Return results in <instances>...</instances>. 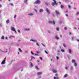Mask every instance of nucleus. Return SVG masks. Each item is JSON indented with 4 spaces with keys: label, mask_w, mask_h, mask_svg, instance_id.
<instances>
[{
    "label": "nucleus",
    "mask_w": 79,
    "mask_h": 79,
    "mask_svg": "<svg viewBox=\"0 0 79 79\" xmlns=\"http://www.w3.org/2000/svg\"><path fill=\"white\" fill-rule=\"evenodd\" d=\"M52 1H53V2H52V6H54L55 5H56L57 4L56 2V1H55V0H52Z\"/></svg>",
    "instance_id": "1"
},
{
    "label": "nucleus",
    "mask_w": 79,
    "mask_h": 79,
    "mask_svg": "<svg viewBox=\"0 0 79 79\" xmlns=\"http://www.w3.org/2000/svg\"><path fill=\"white\" fill-rule=\"evenodd\" d=\"M40 0H37L35 2V3H36V4H40Z\"/></svg>",
    "instance_id": "2"
},
{
    "label": "nucleus",
    "mask_w": 79,
    "mask_h": 79,
    "mask_svg": "<svg viewBox=\"0 0 79 79\" xmlns=\"http://www.w3.org/2000/svg\"><path fill=\"white\" fill-rule=\"evenodd\" d=\"M6 60V57H5L4 58L3 60L1 63V64H5V61Z\"/></svg>",
    "instance_id": "3"
},
{
    "label": "nucleus",
    "mask_w": 79,
    "mask_h": 79,
    "mask_svg": "<svg viewBox=\"0 0 79 79\" xmlns=\"http://www.w3.org/2000/svg\"><path fill=\"white\" fill-rule=\"evenodd\" d=\"M48 23H50V24H52V23L53 24H55V21H53V22H51V21H49Z\"/></svg>",
    "instance_id": "4"
},
{
    "label": "nucleus",
    "mask_w": 79,
    "mask_h": 79,
    "mask_svg": "<svg viewBox=\"0 0 79 79\" xmlns=\"http://www.w3.org/2000/svg\"><path fill=\"white\" fill-rule=\"evenodd\" d=\"M46 11L47 12V13H48L49 15L50 14V11H49L48 9L46 8Z\"/></svg>",
    "instance_id": "5"
},
{
    "label": "nucleus",
    "mask_w": 79,
    "mask_h": 79,
    "mask_svg": "<svg viewBox=\"0 0 79 79\" xmlns=\"http://www.w3.org/2000/svg\"><path fill=\"white\" fill-rule=\"evenodd\" d=\"M11 31H14L15 32H16L15 29V28L13 27H11Z\"/></svg>",
    "instance_id": "6"
},
{
    "label": "nucleus",
    "mask_w": 79,
    "mask_h": 79,
    "mask_svg": "<svg viewBox=\"0 0 79 79\" xmlns=\"http://www.w3.org/2000/svg\"><path fill=\"white\" fill-rule=\"evenodd\" d=\"M43 11H44V10H43V9H40L39 10V12H40V13H42L43 12Z\"/></svg>",
    "instance_id": "7"
},
{
    "label": "nucleus",
    "mask_w": 79,
    "mask_h": 79,
    "mask_svg": "<svg viewBox=\"0 0 79 79\" xmlns=\"http://www.w3.org/2000/svg\"><path fill=\"white\" fill-rule=\"evenodd\" d=\"M42 74V72H38L37 73V74L38 75H40Z\"/></svg>",
    "instance_id": "8"
},
{
    "label": "nucleus",
    "mask_w": 79,
    "mask_h": 79,
    "mask_svg": "<svg viewBox=\"0 0 79 79\" xmlns=\"http://www.w3.org/2000/svg\"><path fill=\"white\" fill-rule=\"evenodd\" d=\"M27 0H24V3H26V4H28V2H27Z\"/></svg>",
    "instance_id": "9"
},
{
    "label": "nucleus",
    "mask_w": 79,
    "mask_h": 79,
    "mask_svg": "<svg viewBox=\"0 0 79 79\" xmlns=\"http://www.w3.org/2000/svg\"><path fill=\"white\" fill-rule=\"evenodd\" d=\"M28 15L29 16H34V14L32 13H30L28 14Z\"/></svg>",
    "instance_id": "10"
},
{
    "label": "nucleus",
    "mask_w": 79,
    "mask_h": 79,
    "mask_svg": "<svg viewBox=\"0 0 79 79\" xmlns=\"http://www.w3.org/2000/svg\"><path fill=\"white\" fill-rule=\"evenodd\" d=\"M57 15H58L60 14V13H59V12L57 10L55 11Z\"/></svg>",
    "instance_id": "11"
},
{
    "label": "nucleus",
    "mask_w": 79,
    "mask_h": 79,
    "mask_svg": "<svg viewBox=\"0 0 79 79\" xmlns=\"http://www.w3.org/2000/svg\"><path fill=\"white\" fill-rule=\"evenodd\" d=\"M55 38H56V39H57V40L59 39V38L58 37V36L57 35L56 36Z\"/></svg>",
    "instance_id": "12"
},
{
    "label": "nucleus",
    "mask_w": 79,
    "mask_h": 79,
    "mask_svg": "<svg viewBox=\"0 0 79 79\" xmlns=\"http://www.w3.org/2000/svg\"><path fill=\"white\" fill-rule=\"evenodd\" d=\"M52 71L54 73H56L57 72V71L55 70H52Z\"/></svg>",
    "instance_id": "13"
},
{
    "label": "nucleus",
    "mask_w": 79,
    "mask_h": 79,
    "mask_svg": "<svg viewBox=\"0 0 79 79\" xmlns=\"http://www.w3.org/2000/svg\"><path fill=\"white\" fill-rule=\"evenodd\" d=\"M69 53H71L72 51H71V50L70 49H69Z\"/></svg>",
    "instance_id": "14"
},
{
    "label": "nucleus",
    "mask_w": 79,
    "mask_h": 79,
    "mask_svg": "<svg viewBox=\"0 0 79 79\" xmlns=\"http://www.w3.org/2000/svg\"><path fill=\"white\" fill-rule=\"evenodd\" d=\"M72 63H76V60H72Z\"/></svg>",
    "instance_id": "15"
},
{
    "label": "nucleus",
    "mask_w": 79,
    "mask_h": 79,
    "mask_svg": "<svg viewBox=\"0 0 79 79\" xmlns=\"http://www.w3.org/2000/svg\"><path fill=\"white\" fill-rule=\"evenodd\" d=\"M9 5H11V6H13V3H10Z\"/></svg>",
    "instance_id": "16"
},
{
    "label": "nucleus",
    "mask_w": 79,
    "mask_h": 79,
    "mask_svg": "<svg viewBox=\"0 0 79 79\" xmlns=\"http://www.w3.org/2000/svg\"><path fill=\"white\" fill-rule=\"evenodd\" d=\"M30 29H29V28H27V29H25V31H30Z\"/></svg>",
    "instance_id": "17"
},
{
    "label": "nucleus",
    "mask_w": 79,
    "mask_h": 79,
    "mask_svg": "<svg viewBox=\"0 0 79 79\" xmlns=\"http://www.w3.org/2000/svg\"><path fill=\"white\" fill-rule=\"evenodd\" d=\"M74 66L76 67V66H77V63L75 62L74 64Z\"/></svg>",
    "instance_id": "18"
},
{
    "label": "nucleus",
    "mask_w": 79,
    "mask_h": 79,
    "mask_svg": "<svg viewBox=\"0 0 79 79\" xmlns=\"http://www.w3.org/2000/svg\"><path fill=\"white\" fill-rule=\"evenodd\" d=\"M31 40V41H33V42H37V41L35 40H31Z\"/></svg>",
    "instance_id": "19"
},
{
    "label": "nucleus",
    "mask_w": 79,
    "mask_h": 79,
    "mask_svg": "<svg viewBox=\"0 0 79 79\" xmlns=\"http://www.w3.org/2000/svg\"><path fill=\"white\" fill-rule=\"evenodd\" d=\"M60 8H64V6H63V5H61L60 6Z\"/></svg>",
    "instance_id": "20"
},
{
    "label": "nucleus",
    "mask_w": 79,
    "mask_h": 79,
    "mask_svg": "<svg viewBox=\"0 0 79 79\" xmlns=\"http://www.w3.org/2000/svg\"><path fill=\"white\" fill-rule=\"evenodd\" d=\"M35 69H36L37 70L39 69V68H38V67L37 66H35Z\"/></svg>",
    "instance_id": "21"
},
{
    "label": "nucleus",
    "mask_w": 79,
    "mask_h": 79,
    "mask_svg": "<svg viewBox=\"0 0 79 79\" xmlns=\"http://www.w3.org/2000/svg\"><path fill=\"white\" fill-rule=\"evenodd\" d=\"M79 15V12H76V15Z\"/></svg>",
    "instance_id": "22"
},
{
    "label": "nucleus",
    "mask_w": 79,
    "mask_h": 79,
    "mask_svg": "<svg viewBox=\"0 0 79 79\" xmlns=\"http://www.w3.org/2000/svg\"><path fill=\"white\" fill-rule=\"evenodd\" d=\"M67 76H68V75L67 74H65L64 76V77L65 78L66 77H67Z\"/></svg>",
    "instance_id": "23"
},
{
    "label": "nucleus",
    "mask_w": 79,
    "mask_h": 79,
    "mask_svg": "<svg viewBox=\"0 0 79 79\" xmlns=\"http://www.w3.org/2000/svg\"><path fill=\"white\" fill-rule=\"evenodd\" d=\"M1 39H2L3 40H4V36H2L1 38Z\"/></svg>",
    "instance_id": "24"
},
{
    "label": "nucleus",
    "mask_w": 79,
    "mask_h": 79,
    "mask_svg": "<svg viewBox=\"0 0 79 79\" xmlns=\"http://www.w3.org/2000/svg\"><path fill=\"white\" fill-rule=\"evenodd\" d=\"M54 79H59V78H58V77H57L56 78V77H54Z\"/></svg>",
    "instance_id": "25"
},
{
    "label": "nucleus",
    "mask_w": 79,
    "mask_h": 79,
    "mask_svg": "<svg viewBox=\"0 0 79 79\" xmlns=\"http://www.w3.org/2000/svg\"><path fill=\"white\" fill-rule=\"evenodd\" d=\"M31 63V66L32 67H33V64H32V62H30Z\"/></svg>",
    "instance_id": "26"
},
{
    "label": "nucleus",
    "mask_w": 79,
    "mask_h": 79,
    "mask_svg": "<svg viewBox=\"0 0 79 79\" xmlns=\"http://www.w3.org/2000/svg\"><path fill=\"white\" fill-rule=\"evenodd\" d=\"M19 52H22V50H21V48H19Z\"/></svg>",
    "instance_id": "27"
},
{
    "label": "nucleus",
    "mask_w": 79,
    "mask_h": 79,
    "mask_svg": "<svg viewBox=\"0 0 79 79\" xmlns=\"http://www.w3.org/2000/svg\"><path fill=\"white\" fill-rule=\"evenodd\" d=\"M68 8L69 9H71V6L70 5H69L68 6Z\"/></svg>",
    "instance_id": "28"
},
{
    "label": "nucleus",
    "mask_w": 79,
    "mask_h": 79,
    "mask_svg": "<svg viewBox=\"0 0 79 79\" xmlns=\"http://www.w3.org/2000/svg\"><path fill=\"white\" fill-rule=\"evenodd\" d=\"M56 31H59V28L57 27L56 28Z\"/></svg>",
    "instance_id": "29"
},
{
    "label": "nucleus",
    "mask_w": 79,
    "mask_h": 79,
    "mask_svg": "<svg viewBox=\"0 0 79 79\" xmlns=\"http://www.w3.org/2000/svg\"><path fill=\"white\" fill-rule=\"evenodd\" d=\"M31 60H32V59H33V58L34 59H35V58L34 57H33V56H31Z\"/></svg>",
    "instance_id": "30"
},
{
    "label": "nucleus",
    "mask_w": 79,
    "mask_h": 79,
    "mask_svg": "<svg viewBox=\"0 0 79 79\" xmlns=\"http://www.w3.org/2000/svg\"><path fill=\"white\" fill-rule=\"evenodd\" d=\"M6 23H7V24H8L9 23V20H6Z\"/></svg>",
    "instance_id": "31"
},
{
    "label": "nucleus",
    "mask_w": 79,
    "mask_h": 79,
    "mask_svg": "<svg viewBox=\"0 0 79 79\" xmlns=\"http://www.w3.org/2000/svg\"><path fill=\"white\" fill-rule=\"evenodd\" d=\"M45 4L46 5H48L49 3L48 2H45Z\"/></svg>",
    "instance_id": "32"
},
{
    "label": "nucleus",
    "mask_w": 79,
    "mask_h": 79,
    "mask_svg": "<svg viewBox=\"0 0 79 79\" xmlns=\"http://www.w3.org/2000/svg\"><path fill=\"white\" fill-rule=\"evenodd\" d=\"M31 55H34V53H33V52H32V51H31Z\"/></svg>",
    "instance_id": "33"
},
{
    "label": "nucleus",
    "mask_w": 79,
    "mask_h": 79,
    "mask_svg": "<svg viewBox=\"0 0 79 79\" xmlns=\"http://www.w3.org/2000/svg\"><path fill=\"white\" fill-rule=\"evenodd\" d=\"M63 45L64 46V47H66V45H65V44H63Z\"/></svg>",
    "instance_id": "34"
},
{
    "label": "nucleus",
    "mask_w": 79,
    "mask_h": 79,
    "mask_svg": "<svg viewBox=\"0 0 79 79\" xmlns=\"http://www.w3.org/2000/svg\"><path fill=\"white\" fill-rule=\"evenodd\" d=\"M16 17V15H15L14 16V18L15 19Z\"/></svg>",
    "instance_id": "35"
},
{
    "label": "nucleus",
    "mask_w": 79,
    "mask_h": 79,
    "mask_svg": "<svg viewBox=\"0 0 79 79\" xmlns=\"http://www.w3.org/2000/svg\"><path fill=\"white\" fill-rule=\"evenodd\" d=\"M61 52H64V50L63 49H61Z\"/></svg>",
    "instance_id": "36"
},
{
    "label": "nucleus",
    "mask_w": 79,
    "mask_h": 79,
    "mask_svg": "<svg viewBox=\"0 0 79 79\" xmlns=\"http://www.w3.org/2000/svg\"><path fill=\"white\" fill-rule=\"evenodd\" d=\"M5 39L6 40H7V39H8V37H5Z\"/></svg>",
    "instance_id": "37"
},
{
    "label": "nucleus",
    "mask_w": 79,
    "mask_h": 79,
    "mask_svg": "<svg viewBox=\"0 0 79 79\" xmlns=\"http://www.w3.org/2000/svg\"><path fill=\"white\" fill-rule=\"evenodd\" d=\"M65 1L66 2H69V0H65Z\"/></svg>",
    "instance_id": "38"
},
{
    "label": "nucleus",
    "mask_w": 79,
    "mask_h": 79,
    "mask_svg": "<svg viewBox=\"0 0 79 79\" xmlns=\"http://www.w3.org/2000/svg\"><path fill=\"white\" fill-rule=\"evenodd\" d=\"M44 51L46 54H48V52H47L46 50H45Z\"/></svg>",
    "instance_id": "39"
},
{
    "label": "nucleus",
    "mask_w": 79,
    "mask_h": 79,
    "mask_svg": "<svg viewBox=\"0 0 79 79\" xmlns=\"http://www.w3.org/2000/svg\"><path fill=\"white\" fill-rule=\"evenodd\" d=\"M35 56H39V55L37 54H35Z\"/></svg>",
    "instance_id": "40"
},
{
    "label": "nucleus",
    "mask_w": 79,
    "mask_h": 79,
    "mask_svg": "<svg viewBox=\"0 0 79 79\" xmlns=\"http://www.w3.org/2000/svg\"><path fill=\"white\" fill-rule=\"evenodd\" d=\"M56 58L57 60H58V59H59V57H58V56H56Z\"/></svg>",
    "instance_id": "41"
},
{
    "label": "nucleus",
    "mask_w": 79,
    "mask_h": 79,
    "mask_svg": "<svg viewBox=\"0 0 79 79\" xmlns=\"http://www.w3.org/2000/svg\"><path fill=\"white\" fill-rule=\"evenodd\" d=\"M36 45H37V46H40V45L39 44L37 43H36Z\"/></svg>",
    "instance_id": "42"
},
{
    "label": "nucleus",
    "mask_w": 79,
    "mask_h": 79,
    "mask_svg": "<svg viewBox=\"0 0 79 79\" xmlns=\"http://www.w3.org/2000/svg\"><path fill=\"white\" fill-rule=\"evenodd\" d=\"M18 32H19V33H21L20 30H18Z\"/></svg>",
    "instance_id": "43"
},
{
    "label": "nucleus",
    "mask_w": 79,
    "mask_h": 79,
    "mask_svg": "<svg viewBox=\"0 0 79 79\" xmlns=\"http://www.w3.org/2000/svg\"><path fill=\"white\" fill-rule=\"evenodd\" d=\"M74 37H73L72 36V40H73V39H74Z\"/></svg>",
    "instance_id": "44"
},
{
    "label": "nucleus",
    "mask_w": 79,
    "mask_h": 79,
    "mask_svg": "<svg viewBox=\"0 0 79 79\" xmlns=\"http://www.w3.org/2000/svg\"><path fill=\"white\" fill-rule=\"evenodd\" d=\"M64 29L65 30H66V29H67V28H66V27H64Z\"/></svg>",
    "instance_id": "45"
},
{
    "label": "nucleus",
    "mask_w": 79,
    "mask_h": 79,
    "mask_svg": "<svg viewBox=\"0 0 79 79\" xmlns=\"http://www.w3.org/2000/svg\"><path fill=\"white\" fill-rule=\"evenodd\" d=\"M34 11H35V12H37V10H36V9H34Z\"/></svg>",
    "instance_id": "46"
},
{
    "label": "nucleus",
    "mask_w": 79,
    "mask_h": 79,
    "mask_svg": "<svg viewBox=\"0 0 79 79\" xmlns=\"http://www.w3.org/2000/svg\"><path fill=\"white\" fill-rule=\"evenodd\" d=\"M37 53H39L40 52L38 51H36Z\"/></svg>",
    "instance_id": "47"
},
{
    "label": "nucleus",
    "mask_w": 79,
    "mask_h": 79,
    "mask_svg": "<svg viewBox=\"0 0 79 79\" xmlns=\"http://www.w3.org/2000/svg\"><path fill=\"white\" fill-rule=\"evenodd\" d=\"M65 15L67 17H68V14H65Z\"/></svg>",
    "instance_id": "48"
},
{
    "label": "nucleus",
    "mask_w": 79,
    "mask_h": 79,
    "mask_svg": "<svg viewBox=\"0 0 79 79\" xmlns=\"http://www.w3.org/2000/svg\"><path fill=\"white\" fill-rule=\"evenodd\" d=\"M40 59L41 60H42V57H40Z\"/></svg>",
    "instance_id": "49"
},
{
    "label": "nucleus",
    "mask_w": 79,
    "mask_h": 79,
    "mask_svg": "<svg viewBox=\"0 0 79 79\" xmlns=\"http://www.w3.org/2000/svg\"><path fill=\"white\" fill-rule=\"evenodd\" d=\"M77 42H79V39H77Z\"/></svg>",
    "instance_id": "50"
},
{
    "label": "nucleus",
    "mask_w": 79,
    "mask_h": 79,
    "mask_svg": "<svg viewBox=\"0 0 79 79\" xmlns=\"http://www.w3.org/2000/svg\"><path fill=\"white\" fill-rule=\"evenodd\" d=\"M60 37H62V35H60Z\"/></svg>",
    "instance_id": "51"
},
{
    "label": "nucleus",
    "mask_w": 79,
    "mask_h": 79,
    "mask_svg": "<svg viewBox=\"0 0 79 79\" xmlns=\"http://www.w3.org/2000/svg\"><path fill=\"white\" fill-rule=\"evenodd\" d=\"M59 4H61V2H59Z\"/></svg>",
    "instance_id": "52"
},
{
    "label": "nucleus",
    "mask_w": 79,
    "mask_h": 79,
    "mask_svg": "<svg viewBox=\"0 0 79 79\" xmlns=\"http://www.w3.org/2000/svg\"><path fill=\"white\" fill-rule=\"evenodd\" d=\"M69 34L70 35L71 34V32H69Z\"/></svg>",
    "instance_id": "53"
},
{
    "label": "nucleus",
    "mask_w": 79,
    "mask_h": 79,
    "mask_svg": "<svg viewBox=\"0 0 79 79\" xmlns=\"http://www.w3.org/2000/svg\"><path fill=\"white\" fill-rule=\"evenodd\" d=\"M65 69H68V67H65Z\"/></svg>",
    "instance_id": "54"
},
{
    "label": "nucleus",
    "mask_w": 79,
    "mask_h": 79,
    "mask_svg": "<svg viewBox=\"0 0 79 79\" xmlns=\"http://www.w3.org/2000/svg\"><path fill=\"white\" fill-rule=\"evenodd\" d=\"M42 44V45H43V46H44V47H45V46H44V44Z\"/></svg>",
    "instance_id": "55"
},
{
    "label": "nucleus",
    "mask_w": 79,
    "mask_h": 79,
    "mask_svg": "<svg viewBox=\"0 0 79 79\" xmlns=\"http://www.w3.org/2000/svg\"><path fill=\"white\" fill-rule=\"evenodd\" d=\"M4 52V53H6V52H7V51H6V52Z\"/></svg>",
    "instance_id": "56"
},
{
    "label": "nucleus",
    "mask_w": 79,
    "mask_h": 79,
    "mask_svg": "<svg viewBox=\"0 0 79 79\" xmlns=\"http://www.w3.org/2000/svg\"><path fill=\"white\" fill-rule=\"evenodd\" d=\"M74 29H76V27H74Z\"/></svg>",
    "instance_id": "57"
},
{
    "label": "nucleus",
    "mask_w": 79,
    "mask_h": 79,
    "mask_svg": "<svg viewBox=\"0 0 79 79\" xmlns=\"http://www.w3.org/2000/svg\"><path fill=\"white\" fill-rule=\"evenodd\" d=\"M2 7V5H0V8H1Z\"/></svg>",
    "instance_id": "58"
},
{
    "label": "nucleus",
    "mask_w": 79,
    "mask_h": 79,
    "mask_svg": "<svg viewBox=\"0 0 79 79\" xmlns=\"http://www.w3.org/2000/svg\"><path fill=\"white\" fill-rule=\"evenodd\" d=\"M48 33H50V31H48Z\"/></svg>",
    "instance_id": "59"
},
{
    "label": "nucleus",
    "mask_w": 79,
    "mask_h": 79,
    "mask_svg": "<svg viewBox=\"0 0 79 79\" xmlns=\"http://www.w3.org/2000/svg\"><path fill=\"white\" fill-rule=\"evenodd\" d=\"M26 53H27V51H25Z\"/></svg>",
    "instance_id": "60"
},
{
    "label": "nucleus",
    "mask_w": 79,
    "mask_h": 79,
    "mask_svg": "<svg viewBox=\"0 0 79 79\" xmlns=\"http://www.w3.org/2000/svg\"><path fill=\"white\" fill-rule=\"evenodd\" d=\"M73 9H74V10H76V8H73Z\"/></svg>",
    "instance_id": "61"
},
{
    "label": "nucleus",
    "mask_w": 79,
    "mask_h": 79,
    "mask_svg": "<svg viewBox=\"0 0 79 79\" xmlns=\"http://www.w3.org/2000/svg\"><path fill=\"white\" fill-rule=\"evenodd\" d=\"M37 62H39V60H37Z\"/></svg>",
    "instance_id": "62"
},
{
    "label": "nucleus",
    "mask_w": 79,
    "mask_h": 79,
    "mask_svg": "<svg viewBox=\"0 0 79 79\" xmlns=\"http://www.w3.org/2000/svg\"><path fill=\"white\" fill-rule=\"evenodd\" d=\"M23 69H22L21 70V71H23Z\"/></svg>",
    "instance_id": "63"
},
{
    "label": "nucleus",
    "mask_w": 79,
    "mask_h": 79,
    "mask_svg": "<svg viewBox=\"0 0 79 79\" xmlns=\"http://www.w3.org/2000/svg\"><path fill=\"white\" fill-rule=\"evenodd\" d=\"M55 76H57V74H56Z\"/></svg>",
    "instance_id": "64"
}]
</instances>
